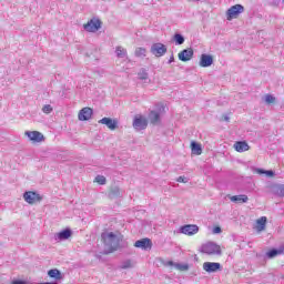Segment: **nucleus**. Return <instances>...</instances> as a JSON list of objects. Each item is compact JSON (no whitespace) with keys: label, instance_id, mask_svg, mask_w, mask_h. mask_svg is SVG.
I'll return each mask as SVG.
<instances>
[{"label":"nucleus","instance_id":"26","mask_svg":"<svg viewBox=\"0 0 284 284\" xmlns=\"http://www.w3.org/2000/svg\"><path fill=\"white\" fill-rule=\"evenodd\" d=\"M50 278H55V281H61V271L58 268H52L48 272Z\"/></svg>","mask_w":284,"mask_h":284},{"label":"nucleus","instance_id":"12","mask_svg":"<svg viewBox=\"0 0 284 284\" xmlns=\"http://www.w3.org/2000/svg\"><path fill=\"white\" fill-rule=\"evenodd\" d=\"M99 123H101L102 125H106L109 130H116L119 128V121L111 118H102L101 120H99Z\"/></svg>","mask_w":284,"mask_h":284},{"label":"nucleus","instance_id":"10","mask_svg":"<svg viewBox=\"0 0 284 284\" xmlns=\"http://www.w3.org/2000/svg\"><path fill=\"white\" fill-rule=\"evenodd\" d=\"M203 270H204V272H207L209 274H213L214 272H219V270H221V263L204 262Z\"/></svg>","mask_w":284,"mask_h":284},{"label":"nucleus","instance_id":"38","mask_svg":"<svg viewBox=\"0 0 284 284\" xmlns=\"http://www.w3.org/2000/svg\"><path fill=\"white\" fill-rule=\"evenodd\" d=\"M222 230H221V226H215L213 229V234H221Z\"/></svg>","mask_w":284,"mask_h":284},{"label":"nucleus","instance_id":"13","mask_svg":"<svg viewBox=\"0 0 284 284\" xmlns=\"http://www.w3.org/2000/svg\"><path fill=\"white\" fill-rule=\"evenodd\" d=\"M93 111L91 108H83L78 114L79 121H90L92 119Z\"/></svg>","mask_w":284,"mask_h":284},{"label":"nucleus","instance_id":"36","mask_svg":"<svg viewBox=\"0 0 284 284\" xmlns=\"http://www.w3.org/2000/svg\"><path fill=\"white\" fill-rule=\"evenodd\" d=\"M176 181H178V183H187V178L179 176Z\"/></svg>","mask_w":284,"mask_h":284},{"label":"nucleus","instance_id":"15","mask_svg":"<svg viewBox=\"0 0 284 284\" xmlns=\"http://www.w3.org/2000/svg\"><path fill=\"white\" fill-rule=\"evenodd\" d=\"M70 236H72L71 229H65V230L54 234V239L57 241H68V239H70Z\"/></svg>","mask_w":284,"mask_h":284},{"label":"nucleus","instance_id":"11","mask_svg":"<svg viewBox=\"0 0 284 284\" xmlns=\"http://www.w3.org/2000/svg\"><path fill=\"white\" fill-rule=\"evenodd\" d=\"M134 247H139L140 250H152V240L144 237L135 241Z\"/></svg>","mask_w":284,"mask_h":284},{"label":"nucleus","instance_id":"32","mask_svg":"<svg viewBox=\"0 0 284 284\" xmlns=\"http://www.w3.org/2000/svg\"><path fill=\"white\" fill-rule=\"evenodd\" d=\"M95 183H99V185H105V183H106L105 176H103V175H98V176L95 178Z\"/></svg>","mask_w":284,"mask_h":284},{"label":"nucleus","instance_id":"41","mask_svg":"<svg viewBox=\"0 0 284 284\" xmlns=\"http://www.w3.org/2000/svg\"><path fill=\"white\" fill-rule=\"evenodd\" d=\"M169 63H174V55H171V58L169 59Z\"/></svg>","mask_w":284,"mask_h":284},{"label":"nucleus","instance_id":"8","mask_svg":"<svg viewBox=\"0 0 284 284\" xmlns=\"http://www.w3.org/2000/svg\"><path fill=\"white\" fill-rule=\"evenodd\" d=\"M181 234H185L186 236H194V234H199V225L196 224H186L180 227Z\"/></svg>","mask_w":284,"mask_h":284},{"label":"nucleus","instance_id":"19","mask_svg":"<svg viewBox=\"0 0 284 284\" xmlns=\"http://www.w3.org/2000/svg\"><path fill=\"white\" fill-rule=\"evenodd\" d=\"M149 120L153 125H156V123L161 121V113H159L158 111H151L149 113Z\"/></svg>","mask_w":284,"mask_h":284},{"label":"nucleus","instance_id":"18","mask_svg":"<svg viewBox=\"0 0 284 284\" xmlns=\"http://www.w3.org/2000/svg\"><path fill=\"white\" fill-rule=\"evenodd\" d=\"M234 149L236 152H247V150H250V144L245 141H237L234 143Z\"/></svg>","mask_w":284,"mask_h":284},{"label":"nucleus","instance_id":"3","mask_svg":"<svg viewBox=\"0 0 284 284\" xmlns=\"http://www.w3.org/2000/svg\"><path fill=\"white\" fill-rule=\"evenodd\" d=\"M245 12V7L242 4H234L226 11L227 21H232V19H239V14H243Z\"/></svg>","mask_w":284,"mask_h":284},{"label":"nucleus","instance_id":"16","mask_svg":"<svg viewBox=\"0 0 284 284\" xmlns=\"http://www.w3.org/2000/svg\"><path fill=\"white\" fill-rule=\"evenodd\" d=\"M214 63V58L210 54H202L200 59V65L201 68H210Z\"/></svg>","mask_w":284,"mask_h":284},{"label":"nucleus","instance_id":"24","mask_svg":"<svg viewBox=\"0 0 284 284\" xmlns=\"http://www.w3.org/2000/svg\"><path fill=\"white\" fill-rule=\"evenodd\" d=\"M273 194H276V196H283L284 197V184H274L272 186Z\"/></svg>","mask_w":284,"mask_h":284},{"label":"nucleus","instance_id":"30","mask_svg":"<svg viewBox=\"0 0 284 284\" xmlns=\"http://www.w3.org/2000/svg\"><path fill=\"white\" fill-rule=\"evenodd\" d=\"M174 268L179 270L180 272H187V270H190V265L189 264L175 263Z\"/></svg>","mask_w":284,"mask_h":284},{"label":"nucleus","instance_id":"21","mask_svg":"<svg viewBox=\"0 0 284 284\" xmlns=\"http://www.w3.org/2000/svg\"><path fill=\"white\" fill-rule=\"evenodd\" d=\"M109 199H119L121 196V189L119 186H112L108 193Z\"/></svg>","mask_w":284,"mask_h":284},{"label":"nucleus","instance_id":"37","mask_svg":"<svg viewBox=\"0 0 284 284\" xmlns=\"http://www.w3.org/2000/svg\"><path fill=\"white\" fill-rule=\"evenodd\" d=\"M11 284H30L29 282L22 281V280H14L11 282Z\"/></svg>","mask_w":284,"mask_h":284},{"label":"nucleus","instance_id":"42","mask_svg":"<svg viewBox=\"0 0 284 284\" xmlns=\"http://www.w3.org/2000/svg\"><path fill=\"white\" fill-rule=\"evenodd\" d=\"M224 121H230V118H229V116H225V118H224Z\"/></svg>","mask_w":284,"mask_h":284},{"label":"nucleus","instance_id":"5","mask_svg":"<svg viewBox=\"0 0 284 284\" xmlns=\"http://www.w3.org/2000/svg\"><path fill=\"white\" fill-rule=\"evenodd\" d=\"M151 54L154 57H163L168 52V47L161 42L153 43L151 45Z\"/></svg>","mask_w":284,"mask_h":284},{"label":"nucleus","instance_id":"39","mask_svg":"<svg viewBox=\"0 0 284 284\" xmlns=\"http://www.w3.org/2000/svg\"><path fill=\"white\" fill-rule=\"evenodd\" d=\"M266 176H274V171L270 170V171H265Z\"/></svg>","mask_w":284,"mask_h":284},{"label":"nucleus","instance_id":"25","mask_svg":"<svg viewBox=\"0 0 284 284\" xmlns=\"http://www.w3.org/2000/svg\"><path fill=\"white\" fill-rule=\"evenodd\" d=\"M115 54L118 59H125V57H128V50L123 47H116Z\"/></svg>","mask_w":284,"mask_h":284},{"label":"nucleus","instance_id":"20","mask_svg":"<svg viewBox=\"0 0 284 284\" xmlns=\"http://www.w3.org/2000/svg\"><path fill=\"white\" fill-rule=\"evenodd\" d=\"M231 201L232 203H247V201H250V197H247V195L245 194L233 195L231 196Z\"/></svg>","mask_w":284,"mask_h":284},{"label":"nucleus","instance_id":"9","mask_svg":"<svg viewBox=\"0 0 284 284\" xmlns=\"http://www.w3.org/2000/svg\"><path fill=\"white\" fill-rule=\"evenodd\" d=\"M26 136L30 139L33 143H41V141H44L45 138L43 136V133L39 131H26Z\"/></svg>","mask_w":284,"mask_h":284},{"label":"nucleus","instance_id":"6","mask_svg":"<svg viewBox=\"0 0 284 284\" xmlns=\"http://www.w3.org/2000/svg\"><path fill=\"white\" fill-rule=\"evenodd\" d=\"M85 32H99L101 30V20L91 19L88 23L83 24Z\"/></svg>","mask_w":284,"mask_h":284},{"label":"nucleus","instance_id":"14","mask_svg":"<svg viewBox=\"0 0 284 284\" xmlns=\"http://www.w3.org/2000/svg\"><path fill=\"white\" fill-rule=\"evenodd\" d=\"M180 61H191L192 57H194V50L192 48L182 50L179 54Z\"/></svg>","mask_w":284,"mask_h":284},{"label":"nucleus","instance_id":"4","mask_svg":"<svg viewBox=\"0 0 284 284\" xmlns=\"http://www.w3.org/2000/svg\"><path fill=\"white\" fill-rule=\"evenodd\" d=\"M23 199L26 203H29V205H34V203H41V201H43V196L34 191L24 192Z\"/></svg>","mask_w":284,"mask_h":284},{"label":"nucleus","instance_id":"28","mask_svg":"<svg viewBox=\"0 0 284 284\" xmlns=\"http://www.w3.org/2000/svg\"><path fill=\"white\" fill-rule=\"evenodd\" d=\"M146 54H148V50H145V48L135 49V57H138L139 59H145Z\"/></svg>","mask_w":284,"mask_h":284},{"label":"nucleus","instance_id":"34","mask_svg":"<svg viewBox=\"0 0 284 284\" xmlns=\"http://www.w3.org/2000/svg\"><path fill=\"white\" fill-rule=\"evenodd\" d=\"M52 105H50V104H45L43 108H42V112L44 113V114H50L51 112H52Z\"/></svg>","mask_w":284,"mask_h":284},{"label":"nucleus","instance_id":"33","mask_svg":"<svg viewBox=\"0 0 284 284\" xmlns=\"http://www.w3.org/2000/svg\"><path fill=\"white\" fill-rule=\"evenodd\" d=\"M130 267H132V261L126 260V261L122 262V265H121L122 270H130Z\"/></svg>","mask_w":284,"mask_h":284},{"label":"nucleus","instance_id":"29","mask_svg":"<svg viewBox=\"0 0 284 284\" xmlns=\"http://www.w3.org/2000/svg\"><path fill=\"white\" fill-rule=\"evenodd\" d=\"M138 79H140V81H148L150 79V75L148 74V70L141 69L138 73Z\"/></svg>","mask_w":284,"mask_h":284},{"label":"nucleus","instance_id":"17","mask_svg":"<svg viewBox=\"0 0 284 284\" xmlns=\"http://www.w3.org/2000/svg\"><path fill=\"white\" fill-rule=\"evenodd\" d=\"M284 253V247L280 246L278 248H272L266 252V258H276V256H281Z\"/></svg>","mask_w":284,"mask_h":284},{"label":"nucleus","instance_id":"7","mask_svg":"<svg viewBox=\"0 0 284 284\" xmlns=\"http://www.w3.org/2000/svg\"><path fill=\"white\" fill-rule=\"evenodd\" d=\"M133 128L138 132L145 130V128H148V119L143 115H135L133 119Z\"/></svg>","mask_w":284,"mask_h":284},{"label":"nucleus","instance_id":"31","mask_svg":"<svg viewBox=\"0 0 284 284\" xmlns=\"http://www.w3.org/2000/svg\"><path fill=\"white\" fill-rule=\"evenodd\" d=\"M264 101H265V103H267L270 105L272 103H276V98L272 94H266L264 97Z\"/></svg>","mask_w":284,"mask_h":284},{"label":"nucleus","instance_id":"1","mask_svg":"<svg viewBox=\"0 0 284 284\" xmlns=\"http://www.w3.org/2000/svg\"><path fill=\"white\" fill-rule=\"evenodd\" d=\"M101 236L104 243V247L105 250H108V252H116V250H119V245L121 243L119 235L114 234L113 232H110L102 233Z\"/></svg>","mask_w":284,"mask_h":284},{"label":"nucleus","instance_id":"23","mask_svg":"<svg viewBox=\"0 0 284 284\" xmlns=\"http://www.w3.org/2000/svg\"><path fill=\"white\" fill-rule=\"evenodd\" d=\"M191 152L192 154L201 155L203 153V149L200 143L191 142Z\"/></svg>","mask_w":284,"mask_h":284},{"label":"nucleus","instance_id":"40","mask_svg":"<svg viewBox=\"0 0 284 284\" xmlns=\"http://www.w3.org/2000/svg\"><path fill=\"white\" fill-rule=\"evenodd\" d=\"M166 265H170V266H173V267H174V265H176V263H174V262H172V261H169V262L166 263Z\"/></svg>","mask_w":284,"mask_h":284},{"label":"nucleus","instance_id":"2","mask_svg":"<svg viewBox=\"0 0 284 284\" xmlns=\"http://www.w3.org/2000/svg\"><path fill=\"white\" fill-rule=\"evenodd\" d=\"M201 252L203 254H209V256H221L222 251H221V246L214 242H209L206 244H203L201 247Z\"/></svg>","mask_w":284,"mask_h":284},{"label":"nucleus","instance_id":"22","mask_svg":"<svg viewBox=\"0 0 284 284\" xmlns=\"http://www.w3.org/2000/svg\"><path fill=\"white\" fill-rule=\"evenodd\" d=\"M265 225H267V217L266 216H262L261 219H258L256 221V230H257V232H263V230H265Z\"/></svg>","mask_w":284,"mask_h":284},{"label":"nucleus","instance_id":"35","mask_svg":"<svg viewBox=\"0 0 284 284\" xmlns=\"http://www.w3.org/2000/svg\"><path fill=\"white\" fill-rule=\"evenodd\" d=\"M253 172H254L255 174H265V170L258 169V168H253Z\"/></svg>","mask_w":284,"mask_h":284},{"label":"nucleus","instance_id":"27","mask_svg":"<svg viewBox=\"0 0 284 284\" xmlns=\"http://www.w3.org/2000/svg\"><path fill=\"white\" fill-rule=\"evenodd\" d=\"M173 41H175L176 45H183L185 43V38L181 33H175Z\"/></svg>","mask_w":284,"mask_h":284}]
</instances>
